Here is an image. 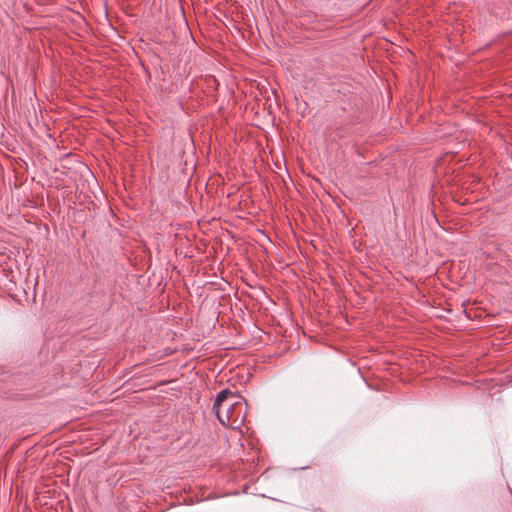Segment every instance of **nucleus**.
<instances>
[{
    "instance_id": "f257e3e1",
    "label": "nucleus",
    "mask_w": 512,
    "mask_h": 512,
    "mask_svg": "<svg viewBox=\"0 0 512 512\" xmlns=\"http://www.w3.org/2000/svg\"><path fill=\"white\" fill-rule=\"evenodd\" d=\"M242 403L240 400L233 399V402L225 404L223 407L214 409L218 420L223 425H234L240 424L244 420V416H241Z\"/></svg>"
},
{
    "instance_id": "f03ea898",
    "label": "nucleus",
    "mask_w": 512,
    "mask_h": 512,
    "mask_svg": "<svg viewBox=\"0 0 512 512\" xmlns=\"http://www.w3.org/2000/svg\"><path fill=\"white\" fill-rule=\"evenodd\" d=\"M232 399H235V397L232 395V393L228 389H224L220 391L215 399L213 410L218 409L219 407H223L227 403L233 402Z\"/></svg>"
}]
</instances>
